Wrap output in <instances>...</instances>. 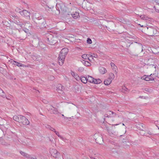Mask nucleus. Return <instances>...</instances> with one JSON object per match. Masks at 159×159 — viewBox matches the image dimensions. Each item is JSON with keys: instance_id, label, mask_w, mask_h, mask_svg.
I'll return each mask as SVG.
<instances>
[{"instance_id": "11", "label": "nucleus", "mask_w": 159, "mask_h": 159, "mask_svg": "<svg viewBox=\"0 0 159 159\" xmlns=\"http://www.w3.org/2000/svg\"><path fill=\"white\" fill-rule=\"evenodd\" d=\"M137 127L141 130V131L140 132V134L142 135H144V133H143L144 132L143 129H144L145 127V125L142 123H140L138 124Z\"/></svg>"}, {"instance_id": "6", "label": "nucleus", "mask_w": 159, "mask_h": 159, "mask_svg": "<svg viewBox=\"0 0 159 159\" xmlns=\"http://www.w3.org/2000/svg\"><path fill=\"white\" fill-rule=\"evenodd\" d=\"M20 153L23 157L26 158L27 159H35L36 158L33 157L31 155H30L28 153L22 151H20Z\"/></svg>"}, {"instance_id": "8", "label": "nucleus", "mask_w": 159, "mask_h": 159, "mask_svg": "<svg viewBox=\"0 0 159 159\" xmlns=\"http://www.w3.org/2000/svg\"><path fill=\"white\" fill-rule=\"evenodd\" d=\"M19 12L22 16L27 17L28 18H30V13L27 11L24 10L21 11H20Z\"/></svg>"}, {"instance_id": "46", "label": "nucleus", "mask_w": 159, "mask_h": 159, "mask_svg": "<svg viewBox=\"0 0 159 159\" xmlns=\"http://www.w3.org/2000/svg\"><path fill=\"white\" fill-rule=\"evenodd\" d=\"M139 25H141V27H143V25H141L140 24H139Z\"/></svg>"}, {"instance_id": "57", "label": "nucleus", "mask_w": 159, "mask_h": 159, "mask_svg": "<svg viewBox=\"0 0 159 159\" xmlns=\"http://www.w3.org/2000/svg\"><path fill=\"white\" fill-rule=\"evenodd\" d=\"M62 116H64V115H63V114L62 115Z\"/></svg>"}, {"instance_id": "32", "label": "nucleus", "mask_w": 159, "mask_h": 159, "mask_svg": "<svg viewBox=\"0 0 159 159\" xmlns=\"http://www.w3.org/2000/svg\"><path fill=\"white\" fill-rule=\"evenodd\" d=\"M45 127L47 129H50V130H51V129H52V128L51 126L49 125H45Z\"/></svg>"}, {"instance_id": "51", "label": "nucleus", "mask_w": 159, "mask_h": 159, "mask_svg": "<svg viewBox=\"0 0 159 159\" xmlns=\"http://www.w3.org/2000/svg\"><path fill=\"white\" fill-rule=\"evenodd\" d=\"M51 141L52 142V141L53 142V140H52V141Z\"/></svg>"}, {"instance_id": "2", "label": "nucleus", "mask_w": 159, "mask_h": 159, "mask_svg": "<svg viewBox=\"0 0 159 159\" xmlns=\"http://www.w3.org/2000/svg\"><path fill=\"white\" fill-rule=\"evenodd\" d=\"M50 152L51 154L57 159H63L62 155L55 149H50Z\"/></svg>"}, {"instance_id": "20", "label": "nucleus", "mask_w": 159, "mask_h": 159, "mask_svg": "<svg viewBox=\"0 0 159 159\" xmlns=\"http://www.w3.org/2000/svg\"><path fill=\"white\" fill-rule=\"evenodd\" d=\"M81 82L84 84H86L87 82V77L86 78L84 76H82L80 78Z\"/></svg>"}, {"instance_id": "27", "label": "nucleus", "mask_w": 159, "mask_h": 159, "mask_svg": "<svg viewBox=\"0 0 159 159\" xmlns=\"http://www.w3.org/2000/svg\"><path fill=\"white\" fill-rule=\"evenodd\" d=\"M141 79H144L147 81H150V79H149V77L148 76H147L146 77H145V76L142 77L141 78Z\"/></svg>"}, {"instance_id": "53", "label": "nucleus", "mask_w": 159, "mask_h": 159, "mask_svg": "<svg viewBox=\"0 0 159 159\" xmlns=\"http://www.w3.org/2000/svg\"><path fill=\"white\" fill-rule=\"evenodd\" d=\"M122 125H125L124 123L122 124Z\"/></svg>"}, {"instance_id": "31", "label": "nucleus", "mask_w": 159, "mask_h": 159, "mask_svg": "<svg viewBox=\"0 0 159 159\" xmlns=\"http://www.w3.org/2000/svg\"><path fill=\"white\" fill-rule=\"evenodd\" d=\"M82 57L84 59H86L87 58H88V57L87 56V55L86 54H83L82 56Z\"/></svg>"}, {"instance_id": "41", "label": "nucleus", "mask_w": 159, "mask_h": 159, "mask_svg": "<svg viewBox=\"0 0 159 159\" xmlns=\"http://www.w3.org/2000/svg\"><path fill=\"white\" fill-rule=\"evenodd\" d=\"M51 131L54 132L55 133V131H55V129L53 128H52L51 130Z\"/></svg>"}, {"instance_id": "34", "label": "nucleus", "mask_w": 159, "mask_h": 159, "mask_svg": "<svg viewBox=\"0 0 159 159\" xmlns=\"http://www.w3.org/2000/svg\"><path fill=\"white\" fill-rule=\"evenodd\" d=\"M55 133L60 138L63 139V138L62 137V136L59 134V132H58L55 131Z\"/></svg>"}, {"instance_id": "30", "label": "nucleus", "mask_w": 159, "mask_h": 159, "mask_svg": "<svg viewBox=\"0 0 159 159\" xmlns=\"http://www.w3.org/2000/svg\"><path fill=\"white\" fill-rule=\"evenodd\" d=\"M52 37V35H51L49 38H48V41L49 42V44H51V45H52V44L54 43H55V42H52L49 39H50V38Z\"/></svg>"}, {"instance_id": "33", "label": "nucleus", "mask_w": 159, "mask_h": 159, "mask_svg": "<svg viewBox=\"0 0 159 159\" xmlns=\"http://www.w3.org/2000/svg\"><path fill=\"white\" fill-rule=\"evenodd\" d=\"M0 96H4V92L0 88Z\"/></svg>"}, {"instance_id": "18", "label": "nucleus", "mask_w": 159, "mask_h": 159, "mask_svg": "<svg viewBox=\"0 0 159 159\" xmlns=\"http://www.w3.org/2000/svg\"><path fill=\"white\" fill-rule=\"evenodd\" d=\"M94 79L92 76L89 75L87 77V81H88L91 83H93L94 80Z\"/></svg>"}, {"instance_id": "47", "label": "nucleus", "mask_w": 159, "mask_h": 159, "mask_svg": "<svg viewBox=\"0 0 159 159\" xmlns=\"http://www.w3.org/2000/svg\"><path fill=\"white\" fill-rule=\"evenodd\" d=\"M90 158L91 159H95L94 158H93V157H90Z\"/></svg>"}, {"instance_id": "14", "label": "nucleus", "mask_w": 159, "mask_h": 159, "mask_svg": "<svg viewBox=\"0 0 159 159\" xmlns=\"http://www.w3.org/2000/svg\"><path fill=\"white\" fill-rule=\"evenodd\" d=\"M63 87L61 84H59L57 88V90L58 93L61 94H62L63 91L62 90L63 89Z\"/></svg>"}, {"instance_id": "26", "label": "nucleus", "mask_w": 159, "mask_h": 159, "mask_svg": "<svg viewBox=\"0 0 159 159\" xmlns=\"http://www.w3.org/2000/svg\"><path fill=\"white\" fill-rule=\"evenodd\" d=\"M147 134H146L145 135L146 136H148L150 138V137L152 136L153 135V134H152V132L150 131H148L147 132Z\"/></svg>"}, {"instance_id": "40", "label": "nucleus", "mask_w": 159, "mask_h": 159, "mask_svg": "<svg viewBox=\"0 0 159 159\" xmlns=\"http://www.w3.org/2000/svg\"><path fill=\"white\" fill-rule=\"evenodd\" d=\"M50 77L51 78H49V79L51 80H53L54 79V77L53 76H50Z\"/></svg>"}, {"instance_id": "23", "label": "nucleus", "mask_w": 159, "mask_h": 159, "mask_svg": "<svg viewBox=\"0 0 159 159\" xmlns=\"http://www.w3.org/2000/svg\"><path fill=\"white\" fill-rule=\"evenodd\" d=\"M15 23L17 25H19L21 27H23L24 25L23 23L20 22L19 20L16 21Z\"/></svg>"}, {"instance_id": "7", "label": "nucleus", "mask_w": 159, "mask_h": 159, "mask_svg": "<svg viewBox=\"0 0 159 159\" xmlns=\"http://www.w3.org/2000/svg\"><path fill=\"white\" fill-rule=\"evenodd\" d=\"M56 8H58L59 11L60 10L62 11H66V8L63 3H57L56 6Z\"/></svg>"}, {"instance_id": "36", "label": "nucleus", "mask_w": 159, "mask_h": 159, "mask_svg": "<svg viewBox=\"0 0 159 159\" xmlns=\"http://www.w3.org/2000/svg\"><path fill=\"white\" fill-rule=\"evenodd\" d=\"M84 70V68L82 67H79L78 69V70L80 72H82Z\"/></svg>"}, {"instance_id": "29", "label": "nucleus", "mask_w": 159, "mask_h": 159, "mask_svg": "<svg viewBox=\"0 0 159 159\" xmlns=\"http://www.w3.org/2000/svg\"><path fill=\"white\" fill-rule=\"evenodd\" d=\"M110 65L113 69H116V67L115 66V64H114L113 63H112V62L111 63Z\"/></svg>"}, {"instance_id": "54", "label": "nucleus", "mask_w": 159, "mask_h": 159, "mask_svg": "<svg viewBox=\"0 0 159 159\" xmlns=\"http://www.w3.org/2000/svg\"><path fill=\"white\" fill-rule=\"evenodd\" d=\"M52 65H54V63H52Z\"/></svg>"}, {"instance_id": "19", "label": "nucleus", "mask_w": 159, "mask_h": 159, "mask_svg": "<svg viewBox=\"0 0 159 159\" xmlns=\"http://www.w3.org/2000/svg\"><path fill=\"white\" fill-rule=\"evenodd\" d=\"M0 142L2 145L6 146L10 145V143L5 141V140H0Z\"/></svg>"}, {"instance_id": "37", "label": "nucleus", "mask_w": 159, "mask_h": 159, "mask_svg": "<svg viewBox=\"0 0 159 159\" xmlns=\"http://www.w3.org/2000/svg\"><path fill=\"white\" fill-rule=\"evenodd\" d=\"M87 43L89 44H91L92 43V40L91 39L88 38L87 40Z\"/></svg>"}, {"instance_id": "55", "label": "nucleus", "mask_w": 159, "mask_h": 159, "mask_svg": "<svg viewBox=\"0 0 159 159\" xmlns=\"http://www.w3.org/2000/svg\"><path fill=\"white\" fill-rule=\"evenodd\" d=\"M118 125V124H116V125Z\"/></svg>"}, {"instance_id": "12", "label": "nucleus", "mask_w": 159, "mask_h": 159, "mask_svg": "<svg viewBox=\"0 0 159 159\" xmlns=\"http://www.w3.org/2000/svg\"><path fill=\"white\" fill-rule=\"evenodd\" d=\"M21 118H23V116L20 115L18 116L15 115L13 117V119L15 120L20 123L21 121Z\"/></svg>"}, {"instance_id": "35", "label": "nucleus", "mask_w": 159, "mask_h": 159, "mask_svg": "<svg viewBox=\"0 0 159 159\" xmlns=\"http://www.w3.org/2000/svg\"><path fill=\"white\" fill-rule=\"evenodd\" d=\"M128 89L125 86L123 87L122 88V91L124 92L125 91H127Z\"/></svg>"}, {"instance_id": "52", "label": "nucleus", "mask_w": 159, "mask_h": 159, "mask_svg": "<svg viewBox=\"0 0 159 159\" xmlns=\"http://www.w3.org/2000/svg\"><path fill=\"white\" fill-rule=\"evenodd\" d=\"M139 98H142V97L141 96H140L139 97Z\"/></svg>"}, {"instance_id": "21", "label": "nucleus", "mask_w": 159, "mask_h": 159, "mask_svg": "<svg viewBox=\"0 0 159 159\" xmlns=\"http://www.w3.org/2000/svg\"><path fill=\"white\" fill-rule=\"evenodd\" d=\"M140 17L143 20H148L149 18L147 16L142 15H141L140 16Z\"/></svg>"}, {"instance_id": "1", "label": "nucleus", "mask_w": 159, "mask_h": 159, "mask_svg": "<svg viewBox=\"0 0 159 159\" xmlns=\"http://www.w3.org/2000/svg\"><path fill=\"white\" fill-rule=\"evenodd\" d=\"M69 50L67 48L62 49L60 52L58 57V62L60 65L62 66L64 63L66 56Z\"/></svg>"}, {"instance_id": "48", "label": "nucleus", "mask_w": 159, "mask_h": 159, "mask_svg": "<svg viewBox=\"0 0 159 159\" xmlns=\"http://www.w3.org/2000/svg\"><path fill=\"white\" fill-rule=\"evenodd\" d=\"M28 29L26 30L25 31V32H27V31H28Z\"/></svg>"}, {"instance_id": "22", "label": "nucleus", "mask_w": 159, "mask_h": 159, "mask_svg": "<svg viewBox=\"0 0 159 159\" xmlns=\"http://www.w3.org/2000/svg\"><path fill=\"white\" fill-rule=\"evenodd\" d=\"M102 82V81L100 79H94L93 83L95 84H99Z\"/></svg>"}, {"instance_id": "56", "label": "nucleus", "mask_w": 159, "mask_h": 159, "mask_svg": "<svg viewBox=\"0 0 159 159\" xmlns=\"http://www.w3.org/2000/svg\"><path fill=\"white\" fill-rule=\"evenodd\" d=\"M156 11L158 12H159L158 11Z\"/></svg>"}, {"instance_id": "50", "label": "nucleus", "mask_w": 159, "mask_h": 159, "mask_svg": "<svg viewBox=\"0 0 159 159\" xmlns=\"http://www.w3.org/2000/svg\"><path fill=\"white\" fill-rule=\"evenodd\" d=\"M26 23H25V25H26Z\"/></svg>"}, {"instance_id": "28", "label": "nucleus", "mask_w": 159, "mask_h": 159, "mask_svg": "<svg viewBox=\"0 0 159 159\" xmlns=\"http://www.w3.org/2000/svg\"><path fill=\"white\" fill-rule=\"evenodd\" d=\"M90 57H91L92 59H93V57L95 58H97V55L96 54H94V53L91 54H90Z\"/></svg>"}, {"instance_id": "16", "label": "nucleus", "mask_w": 159, "mask_h": 159, "mask_svg": "<svg viewBox=\"0 0 159 159\" xmlns=\"http://www.w3.org/2000/svg\"><path fill=\"white\" fill-rule=\"evenodd\" d=\"M108 114H109V115L107 116V117H109V116H110V117H115L116 115L115 113L111 111H109L107 112V115Z\"/></svg>"}, {"instance_id": "42", "label": "nucleus", "mask_w": 159, "mask_h": 159, "mask_svg": "<svg viewBox=\"0 0 159 159\" xmlns=\"http://www.w3.org/2000/svg\"><path fill=\"white\" fill-rule=\"evenodd\" d=\"M146 91H149V92H152V90L150 89H147V90H146Z\"/></svg>"}, {"instance_id": "10", "label": "nucleus", "mask_w": 159, "mask_h": 159, "mask_svg": "<svg viewBox=\"0 0 159 159\" xmlns=\"http://www.w3.org/2000/svg\"><path fill=\"white\" fill-rule=\"evenodd\" d=\"M11 62L13 65L17 66L19 67H25V65H23L20 62L14 61L13 60H11Z\"/></svg>"}, {"instance_id": "5", "label": "nucleus", "mask_w": 159, "mask_h": 159, "mask_svg": "<svg viewBox=\"0 0 159 159\" xmlns=\"http://www.w3.org/2000/svg\"><path fill=\"white\" fill-rule=\"evenodd\" d=\"M47 109L51 113L57 114L58 112L57 109L51 105L47 106Z\"/></svg>"}, {"instance_id": "13", "label": "nucleus", "mask_w": 159, "mask_h": 159, "mask_svg": "<svg viewBox=\"0 0 159 159\" xmlns=\"http://www.w3.org/2000/svg\"><path fill=\"white\" fill-rule=\"evenodd\" d=\"M71 74L77 81L80 80V78L78 75L74 71H71Z\"/></svg>"}, {"instance_id": "39", "label": "nucleus", "mask_w": 159, "mask_h": 159, "mask_svg": "<svg viewBox=\"0 0 159 159\" xmlns=\"http://www.w3.org/2000/svg\"><path fill=\"white\" fill-rule=\"evenodd\" d=\"M20 141H19L21 143H22L24 145H25V143L24 141H23L22 140L20 139Z\"/></svg>"}, {"instance_id": "4", "label": "nucleus", "mask_w": 159, "mask_h": 159, "mask_svg": "<svg viewBox=\"0 0 159 159\" xmlns=\"http://www.w3.org/2000/svg\"><path fill=\"white\" fill-rule=\"evenodd\" d=\"M147 29L150 33V35H154L157 33V31L156 27H147Z\"/></svg>"}, {"instance_id": "38", "label": "nucleus", "mask_w": 159, "mask_h": 159, "mask_svg": "<svg viewBox=\"0 0 159 159\" xmlns=\"http://www.w3.org/2000/svg\"><path fill=\"white\" fill-rule=\"evenodd\" d=\"M152 74L149 76H148L149 79H150V80L152 81L154 80V79L152 77L151 75Z\"/></svg>"}, {"instance_id": "9", "label": "nucleus", "mask_w": 159, "mask_h": 159, "mask_svg": "<svg viewBox=\"0 0 159 159\" xmlns=\"http://www.w3.org/2000/svg\"><path fill=\"white\" fill-rule=\"evenodd\" d=\"M21 119L20 123H21L22 124L24 125H28L30 124L29 121L25 116H23V118H21Z\"/></svg>"}, {"instance_id": "25", "label": "nucleus", "mask_w": 159, "mask_h": 159, "mask_svg": "<svg viewBox=\"0 0 159 159\" xmlns=\"http://www.w3.org/2000/svg\"><path fill=\"white\" fill-rule=\"evenodd\" d=\"M96 143L102 144L104 142L103 140H95Z\"/></svg>"}, {"instance_id": "43", "label": "nucleus", "mask_w": 159, "mask_h": 159, "mask_svg": "<svg viewBox=\"0 0 159 159\" xmlns=\"http://www.w3.org/2000/svg\"><path fill=\"white\" fill-rule=\"evenodd\" d=\"M155 1V2H156V3H158V4H159V0H154Z\"/></svg>"}, {"instance_id": "44", "label": "nucleus", "mask_w": 159, "mask_h": 159, "mask_svg": "<svg viewBox=\"0 0 159 159\" xmlns=\"http://www.w3.org/2000/svg\"><path fill=\"white\" fill-rule=\"evenodd\" d=\"M91 58L90 57H88V59L90 61H91L92 60L91 59Z\"/></svg>"}, {"instance_id": "49", "label": "nucleus", "mask_w": 159, "mask_h": 159, "mask_svg": "<svg viewBox=\"0 0 159 159\" xmlns=\"http://www.w3.org/2000/svg\"><path fill=\"white\" fill-rule=\"evenodd\" d=\"M157 135L158 136L159 138V134H157Z\"/></svg>"}, {"instance_id": "45", "label": "nucleus", "mask_w": 159, "mask_h": 159, "mask_svg": "<svg viewBox=\"0 0 159 159\" xmlns=\"http://www.w3.org/2000/svg\"><path fill=\"white\" fill-rule=\"evenodd\" d=\"M43 102H44L45 103H47V102H47L45 100H43Z\"/></svg>"}, {"instance_id": "3", "label": "nucleus", "mask_w": 159, "mask_h": 159, "mask_svg": "<svg viewBox=\"0 0 159 159\" xmlns=\"http://www.w3.org/2000/svg\"><path fill=\"white\" fill-rule=\"evenodd\" d=\"M115 76L112 73H110L109 75V77L107 79L105 80L104 81V84L105 85H108L110 84L111 82L112 81L114 78Z\"/></svg>"}, {"instance_id": "24", "label": "nucleus", "mask_w": 159, "mask_h": 159, "mask_svg": "<svg viewBox=\"0 0 159 159\" xmlns=\"http://www.w3.org/2000/svg\"><path fill=\"white\" fill-rule=\"evenodd\" d=\"M83 63L86 66H90L91 65L90 63L87 61H83Z\"/></svg>"}, {"instance_id": "17", "label": "nucleus", "mask_w": 159, "mask_h": 159, "mask_svg": "<svg viewBox=\"0 0 159 159\" xmlns=\"http://www.w3.org/2000/svg\"><path fill=\"white\" fill-rule=\"evenodd\" d=\"M72 16L75 19L78 18L79 17H80V15L79 13L77 12H75L71 14Z\"/></svg>"}, {"instance_id": "15", "label": "nucleus", "mask_w": 159, "mask_h": 159, "mask_svg": "<svg viewBox=\"0 0 159 159\" xmlns=\"http://www.w3.org/2000/svg\"><path fill=\"white\" fill-rule=\"evenodd\" d=\"M99 71L100 73L101 74H104L107 71V70L105 68L102 67H99Z\"/></svg>"}]
</instances>
